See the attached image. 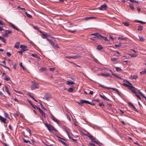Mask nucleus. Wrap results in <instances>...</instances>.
<instances>
[{"label":"nucleus","mask_w":146,"mask_h":146,"mask_svg":"<svg viewBox=\"0 0 146 146\" xmlns=\"http://www.w3.org/2000/svg\"><path fill=\"white\" fill-rule=\"evenodd\" d=\"M45 126L47 127L48 130L50 131L51 129V127H50V126H52L51 125H49L47 123H45Z\"/></svg>","instance_id":"19"},{"label":"nucleus","mask_w":146,"mask_h":146,"mask_svg":"<svg viewBox=\"0 0 146 146\" xmlns=\"http://www.w3.org/2000/svg\"><path fill=\"white\" fill-rule=\"evenodd\" d=\"M30 97L32 99H33L34 101H36V102H37V101L35 99V98H34V97H33V96H31V95H30Z\"/></svg>","instance_id":"56"},{"label":"nucleus","mask_w":146,"mask_h":146,"mask_svg":"<svg viewBox=\"0 0 146 146\" xmlns=\"http://www.w3.org/2000/svg\"><path fill=\"white\" fill-rule=\"evenodd\" d=\"M142 24H145V22H143L142 21H139V20H137L136 21Z\"/></svg>","instance_id":"47"},{"label":"nucleus","mask_w":146,"mask_h":146,"mask_svg":"<svg viewBox=\"0 0 146 146\" xmlns=\"http://www.w3.org/2000/svg\"><path fill=\"white\" fill-rule=\"evenodd\" d=\"M46 70V69L44 68H42L40 69V71L41 72H43Z\"/></svg>","instance_id":"52"},{"label":"nucleus","mask_w":146,"mask_h":146,"mask_svg":"<svg viewBox=\"0 0 146 146\" xmlns=\"http://www.w3.org/2000/svg\"><path fill=\"white\" fill-rule=\"evenodd\" d=\"M9 86L7 85H5V90L6 92L7 93V94H8V95L10 96V95L11 94L9 91Z\"/></svg>","instance_id":"11"},{"label":"nucleus","mask_w":146,"mask_h":146,"mask_svg":"<svg viewBox=\"0 0 146 146\" xmlns=\"http://www.w3.org/2000/svg\"><path fill=\"white\" fill-rule=\"evenodd\" d=\"M66 84L68 85H72L74 84V82L71 81H67L66 82Z\"/></svg>","instance_id":"25"},{"label":"nucleus","mask_w":146,"mask_h":146,"mask_svg":"<svg viewBox=\"0 0 146 146\" xmlns=\"http://www.w3.org/2000/svg\"><path fill=\"white\" fill-rule=\"evenodd\" d=\"M80 56L78 55H76L75 56H67L66 57V58H73V59H76L79 58Z\"/></svg>","instance_id":"7"},{"label":"nucleus","mask_w":146,"mask_h":146,"mask_svg":"<svg viewBox=\"0 0 146 146\" xmlns=\"http://www.w3.org/2000/svg\"><path fill=\"white\" fill-rule=\"evenodd\" d=\"M138 91L139 94L141 96H142L143 98H144L145 99V101H146V97L141 92L139 91Z\"/></svg>","instance_id":"30"},{"label":"nucleus","mask_w":146,"mask_h":146,"mask_svg":"<svg viewBox=\"0 0 146 146\" xmlns=\"http://www.w3.org/2000/svg\"><path fill=\"white\" fill-rule=\"evenodd\" d=\"M49 36L48 34L44 32L43 33V34H42V38L44 39H47V37H49Z\"/></svg>","instance_id":"14"},{"label":"nucleus","mask_w":146,"mask_h":146,"mask_svg":"<svg viewBox=\"0 0 146 146\" xmlns=\"http://www.w3.org/2000/svg\"><path fill=\"white\" fill-rule=\"evenodd\" d=\"M135 96H136V97L138 98L140 100H141V98L140 97V96L137 94H136Z\"/></svg>","instance_id":"64"},{"label":"nucleus","mask_w":146,"mask_h":146,"mask_svg":"<svg viewBox=\"0 0 146 146\" xmlns=\"http://www.w3.org/2000/svg\"><path fill=\"white\" fill-rule=\"evenodd\" d=\"M14 90L15 92H16L19 93V94H21V92L19 91H18V90Z\"/></svg>","instance_id":"57"},{"label":"nucleus","mask_w":146,"mask_h":146,"mask_svg":"<svg viewBox=\"0 0 146 146\" xmlns=\"http://www.w3.org/2000/svg\"><path fill=\"white\" fill-rule=\"evenodd\" d=\"M99 95L104 100H107V101H109L110 100L107 98L104 95H103L102 93L100 94H99Z\"/></svg>","instance_id":"17"},{"label":"nucleus","mask_w":146,"mask_h":146,"mask_svg":"<svg viewBox=\"0 0 146 146\" xmlns=\"http://www.w3.org/2000/svg\"><path fill=\"white\" fill-rule=\"evenodd\" d=\"M128 104L129 106H131L132 107V108L133 107V106H134L133 105V104L132 103H131V102H129L128 103Z\"/></svg>","instance_id":"49"},{"label":"nucleus","mask_w":146,"mask_h":146,"mask_svg":"<svg viewBox=\"0 0 146 146\" xmlns=\"http://www.w3.org/2000/svg\"><path fill=\"white\" fill-rule=\"evenodd\" d=\"M100 40H102V39H104V40L106 41H108V40L107 38V37L106 36H102L101 35H100Z\"/></svg>","instance_id":"20"},{"label":"nucleus","mask_w":146,"mask_h":146,"mask_svg":"<svg viewBox=\"0 0 146 146\" xmlns=\"http://www.w3.org/2000/svg\"><path fill=\"white\" fill-rule=\"evenodd\" d=\"M130 77L132 79H136L138 78L137 76L136 75H131Z\"/></svg>","instance_id":"26"},{"label":"nucleus","mask_w":146,"mask_h":146,"mask_svg":"<svg viewBox=\"0 0 146 146\" xmlns=\"http://www.w3.org/2000/svg\"><path fill=\"white\" fill-rule=\"evenodd\" d=\"M145 73L146 74V69H145L144 71L140 72V74L141 75L144 74Z\"/></svg>","instance_id":"35"},{"label":"nucleus","mask_w":146,"mask_h":146,"mask_svg":"<svg viewBox=\"0 0 146 146\" xmlns=\"http://www.w3.org/2000/svg\"><path fill=\"white\" fill-rule=\"evenodd\" d=\"M91 139V141H93V142H94V143H96V144H98V145H99V144L100 143H98V142L96 141H94V140H95V139H94V138H93L92 137V139Z\"/></svg>","instance_id":"36"},{"label":"nucleus","mask_w":146,"mask_h":146,"mask_svg":"<svg viewBox=\"0 0 146 146\" xmlns=\"http://www.w3.org/2000/svg\"><path fill=\"white\" fill-rule=\"evenodd\" d=\"M62 128L64 131L66 132L67 134H68L70 132V129L68 127L65 126H63Z\"/></svg>","instance_id":"15"},{"label":"nucleus","mask_w":146,"mask_h":146,"mask_svg":"<svg viewBox=\"0 0 146 146\" xmlns=\"http://www.w3.org/2000/svg\"><path fill=\"white\" fill-rule=\"evenodd\" d=\"M8 23H9L10 24V26L13 28L17 30L18 31H19V29L18 28L16 27L13 24H12L10 22H8Z\"/></svg>","instance_id":"8"},{"label":"nucleus","mask_w":146,"mask_h":146,"mask_svg":"<svg viewBox=\"0 0 146 146\" xmlns=\"http://www.w3.org/2000/svg\"><path fill=\"white\" fill-rule=\"evenodd\" d=\"M123 82L124 83L126 82L128 83L129 84L132 85V84L129 81L125 80L124 79L123 80Z\"/></svg>","instance_id":"37"},{"label":"nucleus","mask_w":146,"mask_h":146,"mask_svg":"<svg viewBox=\"0 0 146 146\" xmlns=\"http://www.w3.org/2000/svg\"><path fill=\"white\" fill-rule=\"evenodd\" d=\"M91 35H94V36L92 37L93 38H97L98 39H100V34H98V33H92L91 34ZM91 39L93 40H95L96 39H92L91 38Z\"/></svg>","instance_id":"3"},{"label":"nucleus","mask_w":146,"mask_h":146,"mask_svg":"<svg viewBox=\"0 0 146 146\" xmlns=\"http://www.w3.org/2000/svg\"><path fill=\"white\" fill-rule=\"evenodd\" d=\"M19 42H16L15 44L14 47L16 48H19Z\"/></svg>","instance_id":"28"},{"label":"nucleus","mask_w":146,"mask_h":146,"mask_svg":"<svg viewBox=\"0 0 146 146\" xmlns=\"http://www.w3.org/2000/svg\"><path fill=\"white\" fill-rule=\"evenodd\" d=\"M5 33L3 35V36L4 37H7L8 36L9 34L11 33H12V32L11 30H5Z\"/></svg>","instance_id":"5"},{"label":"nucleus","mask_w":146,"mask_h":146,"mask_svg":"<svg viewBox=\"0 0 146 146\" xmlns=\"http://www.w3.org/2000/svg\"><path fill=\"white\" fill-rule=\"evenodd\" d=\"M3 36H0V40L2 41L3 43L5 44H6V41L5 39L4 38Z\"/></svg>","instance_id":"21"},{"label":"nucleus","mask_w":146,"mask_h":146,"mask_svg":"<svg viewBox=\"0 0 146 146\" xmlns=\"http://www.w3.org/2000/svg\"><path fill=\"white\" fill-rule=\"evenodd\" d=\"M99 106L100 107H102V106L104 107V104L103 103H99Z\"/></svg>","instance_id":"45"},{"label":"nucleus","mask_w":146,"mask_h":146,"mask_svg":"<svg viewBox=\"0 0 146 146\" xmlns=\"http://www.w3.org/2000/svg\"><path fill=\"white\" fill-rule=\"evenodd\" d=\"M52 46L55 49L57 48L58 47V46H57V44L55 45L54 44V46Z\"/></svg>","instance_id":"53"},{"label":"nucleus","mask_w":146,"mask_h":146,"mask_svg":"<svg viewBox=\"0 0 146 146\" xmlns=\"http://www.w3.org/2000/svg\"><path fill=\"white\" fill-rule=\"evenodd\" d=\"M5 79L7 81H9L10 80V78L9 76L6 77Z\"/></svg>","instance_id":"50"},{"label":"nucleus","mask_w":146,"mask_h":146,"mask_svg":"<svg viewBox=\"0 0 146 146\" xmlns=\"http://www.w3.org/2000/svg\"><path fill=\"white\" fill-rule=\"evenodd\" d=\"M36 108L38 110V111L43 116H44V117H45V113L43 112V111L39 107H36Z\"/></svg>","instance_id":"13"},{"label":"nucleus","mask_w":146,"mask_h":146,"mask_svg":"<svg viewBox=\"0 0 146 146\" xmlns=\"http://www.w3.org/2000/svg\"><path fill=\"white\" fill-rule=\"evenodd\" d=\"M99 75L102 76H110V75L108 73H106L104 74L103 73H101L100 74H98Z\"/></svg>","instance_id":"24"},{"label":"nucleus","mask_w":146,"mask_h":146,"mask_svg":"<svg viewBox=\"0 0 146 146\" xmlns=\"http://www.w3.org/2000/svg\"><path fill=\"white\" fill-rule=\"evenodd\" d=\"M71 133H71L70 132L69 133H68V134H67L69 139H72L73 138V137H71V136H70V134Z\"/></svg>","instance_id":"46"},{"label":"nucleus","mask_w":146,"mask_h":146,"mask_svg":"<svg viewBox=\"0 0 146 146\" xmlns=\"http://www.w3.org/2000/svg\"><path fill=\"white\" fill-rule=\"evenodd\" d=\"M44 98L46 100L49 101L51 99V95L48 93H46L45 95Z\"/></svg>","instance_id":"6"},{"label":"nucleus","mask_w":146,"mask_h":146,"mask_svg":"<svg viewBox=\"0 0 146 146\" xmlns=\"http://www.w3.org/2000/svg\"><path fill=\"white\" fill-rule=\"evenodd\" d=\"M27 47L26 46L22 45H21L20 46V48H21V50L23 52L26 51L28 50V49L26 48Z\"/></svg>","instance_id":"16"},{"label":"nucleus","mask_w":146,"mask_h":146,"mask_svg":"<svg viewBox=\"0 0 146 146\" xmlns=\"http://www.w3.org/2000/svg\"><path fill=\"white\" fill-rule=\"evenodd\" d=\"M74 89L73 88H70L68 90V91L69 92H72L73 91Z\"/></svg>","instance_id":"38"},{"label":"nucleus","mask_w":146,"mask_h":146,"mask_svg":"<svg viewBox=\"0 0 146 146\" xmlns=\"http://www.w3.org/2000/svg\"><path fill=\"white\" fill-rule=\"evenodd\" d=\"M115 46L117 47H120L121 46V44L120 43H119L118 44H115Z\"/></svg>","instance_id":"59"},{"label":"nucleus","mask_w":146,"mask_h":146,"mask_svg":"<svg viewBox=\"0 0 146 146\" xmlns=\"http://www.w3.org/2000/svg\"><path fill=\"white\" fill-rule=\"evenodd\" d=\"M46 40L48 41L50 44L52 46L54 45V43L51 40L48 38H47Z\"/></svg>","instance_id":"27"},{"label":"nucleus","mask_w":146,"mask_h":146,"mask_svg":"<svg viewBox=\"0 0 146 146\" xmlns=\"http://www.w3.org/2000/svg\"><path fill=\"white\" fill-rule=\"evenodd\" d=\"M132 108L133 109V110L134 111H135L137 112L138 111L136 109V108L135 107V106H134L133 107H132Z\"/></svg>","instance_id":"61"},{"label":"nucleus","mask_w":146,"mask_h":146,"mask_svg":"<svg viewBox=\"0 0 146 146\" xmlns=\"http://www.w3.org/2000/svg\"><path fill=\"white\" fill-rule=\"evenodd\" d=\"M3 113H4V114L6 118H8L9 119H11L9 117V115L8 113H6L4 111H3Z\"/></svg>","instance_id":"23"},{"label":"nucleus","mask_w":146,"mask_h":146,"mask_svg":"<svg viewBox=\"0 0 146 146\" xmlns=\"http://www.w3.org/2000/svg\"><path fill=\"white\" fill-rule=\"evenodd\" d=\"M78 103L79 104H81L83 103L89 104H90V102L86 100H80V102Z\"/></svg>","instance_id":"10"},{"label":"nucleus","mask_w":146,"mask_h":146,"mask_svg":"<svg viewBox=\"0 0 146 146\" xmlns=\"http://www.w3.org/2000/svg\"><path fill=\"white\" fill-rule=\"evenodd\" d=\"M140 41H143L145 40V39L142 36H138Z\"/></svg>","instance_id":"31"},{"label":"nucleus","mask_w":146,"mask_h":146,"mask_svg":"<svg viewBox=\"0 0 146 146\" xmlns=\"http://www.w3.org/2000/svg\"><path fill=\"white\" fill-rule=\"evenodd\" d=\"M50 117L51 118L54 122H56L58 124L59 123L58 120L52 114L50 115Z\"/></svg>","instance_id":"12"},{"label":"nucleus","mask_w":146,"mask_h":146,"mask_svg":"<svg viewBox=\"0 0 146 146\" xmlns=\"http://www.w3.org/2000/svg\"><path fill=\"white\" fill-rule=\"evenodd\" d=\"M33 28L36 30H38V29H39L38 27L37 26H34L33 27Z\"/></svg>","instance_id":"51"},{"label":"nucleus","mask_w":146,"mask_h":146,"mask_svg":"<svg viewBox=\"0 0 146 146\" xmlns=\"http://www.w3.org/2000/svg\"><path fill=\"white\" fill-rule=\"evenodd\" d=\"M5 23L3 22H2L1 21H0V25H4L5 26Z\"/></svg>","instance_id":"58"},{"label":"nucleus","mask_w":146,"mask_h":146,"mask_svg":"<svg viewBox=\"0 0 146 146\" xmlns=\"http://www.w3.org/2000/svg\"><path fill=\"white\" fill-rule=\"evenodd\" d=\"M112 75L118 79L119 78V76H118L113 73H112Z\"/></svg>","instance_id":"41"},{"label":"nucleus","mask_w":146,"mask_h":146,"mask_svg":"<svg viewBox=\"0 0 146 146\" xmlns=\"http://www.w3.org/2000/svg\"><path fill=\"white\" fill-rule=\"evenodd\" d=\"M117 59V58H113L111 59V60L113 61H114L116 60Z\"/></svg>","instance_id":"60"},{"label":"nucleus","mask_w":146,"mask_h":146,"mask_svg":"<svg viewBox=\"0 0 146 146\" xmlns=\"http://www.w3.org/2000/svg\"><path fill=\"white\" fill-rule=\"evenodd\" d=\"M23 140L24 142L25 143H29V144H31V142H30V141L27 140L25 139L24 138L23 139Z\"/></svg>","instance_id":"33"},{"label":"nucleus","mask_w":146,"mask_h":146,"mask_svg":"<svg viewBox=\"0 0 146 146\" xmlns=\"http://www.w3.org/2000/svg\"><path fill=\"white\" fill-rule=\"evenodd\" d=\"M122 85L123 86H126V87H128V88H129V87H130V86H131V85H130V84L128 85V84H126L125 83H123L122 84Z\"/></svg>","instance_id":"34"},{"label":"nucleus","mask_w":146,"mask_h":146,"mask_svg":"<svg viewBox=\"0 0 146 146\" xmlns=\"http://www.w3.org/2000/svg\"><path fill=\"white\" fill-rule=\"evenodd\" d=\"M33 81H31V82L32 83L31 86V89L32 90H33L36 89L38 88H39V84Z\"/></svg>","instance_id":"2"},{"label":"nucleus","mask_w":146,"mask_h":146,"mask_svg":"<svg viewBox=\"0 0 146 146\" xmlns=\"http://www.w3.org/2000/svg\"><path fill=\"white\" fill-rule=\"evenodd\" d=\"M50 127H51V130H53V131H57V130L55 129V128L52 126H50Z\"/></svg>","instance_id":"40"},{"label":"nucleus","mask_w":146,"mask_h":146,"mask_svg":"<svg viewBox=\"0 0 146 146\" xmlns=\"http://www.w3.org/2000/svg\"><path fill=\"white\" fill-rule=\"evenodd\" d=\"M7 119L0 115V121L4 124L6 123Z\"/></svg>","instance_id":"18"},{"label":"nucleus","mask_w":146,"mask_h":146,"mask_svg":"<svg viewBox=\"0 0 146 146\" xmlns=\"http://www.w3.org/2000/svg\"><path fill=\"white\" fill-rule=\"evenodd\" d=\"M132 84L131 85L129 89L131 90L132 92L134 93H137V90L135 88L132 86Z\"/></svg>","instance_id":"4"},{"label":"nucleus","mask_w":146,"mask_h":146,"mask_svg":"<svg viewBox=\"0 0 146 146\" xmlns=\"http://www.w3.org/2000/svg\"><path fill=\"white\" fill-rule=\"evenodd\" d=\"M76 31H77V30H74L73 31H71L70 30H69L68 31V32H69V33H75V32H76Z\"/></svg>","instance_id":"42"},{"label":"nucleus","mask_w":146,"mask_h":146,"mask_svg":"<svg viewBox=\"0 0 146 146\" xmlns=\"http://www.w3.org/2000/svg\"><path fill=\"white\" fill-rule=\"evenodd\" d=\"M129 7L132 10L134 9V6L132 4H130Z\"/></svg>","instance_id":"43"},{"label":"nucleus","mask_w":146,"mask_h":146,"mask_svg":"<svg viewBox=\"0 0 146 146\" xmlns=\"http://www.w3.org/2000/svg\"><path fill=\"white\" fill-rule=\"evenodd\" d=\"M103 48V47L100 45H98L97 46V49L99 50H101Z\"/></svg>","instance_id":"29"},{"label":"nucleus","mask_w":146,"mask_h":146,"mask_svg":"<svg viewBox=\"0 0 146 146\" xmlns=\"http://www.w3.org/2000/svg\"><path fill=\"white\" fill-rule=\"evenodd\" d=\"M98 84L102 88H104L105 89H111L113 91H115L116 92H117V94L118 95H120V92L118 91V90L117 89L115 88L108 87H107L106 86H104L103 85L100 84L99 83H98Z\"/></svg>","instance_id":"1"},{"label":"nucleus","mask_w":146,"mask_h":146,"mask_svg":"<svg viewBox=\"0 0 146 146\" xmlns=\"http://www.w3.org/2000/svg\"><path fill=\"white\" fill-rule=\"evenodd\" d=\"M23 52L22 51V50H21V51H18V53H19L21 54H22Z\"/></svg>","instance_id":"63"},{"label":"nucleus","mask_w":146,"mask_h":146,"mask_svg":"<svg viewBox=\"0 0 146 146\" xmlns=\"http://www.w3.org/2000/svg\"><path fill=\"white\" fill-rule=\"evenodd\" d=\"M118 38V39L119 40H125V38H121V37H119Z\"/></svg>","instance_id":"55"},{"label":"nucleus","mask_w":146,"mask_h":146,"mask_svg":"<svg viewBox=\"0 0 146 146\" xmlns=\"http://www.w3.org/2000/svg\"><path fill=\"white\" fill-rule=\"evenodd\" d=\"M59 141L60 142H61V143L64 144V145H65L66 146H68V145L65 142H64V141H62V140H60L59 139Z\"/></svg>","instance_id":"32"},{"label":"nucleus","mask_w":146,"mask_h":146,"mask_svg":"<svg viewBox=\"0 0 146 146\" xmlns=\"http://www.w3.org/2000/svg\"><path fill=\"white\" fill-rule=\"evenodd\" d=\"M7 54L9 56H10L11 55V53L8 52H7Z\"/></svg>","instance_id":"62"},{"label":"nucleus","mask_w":146,"mask_h":146,"mask_svg":"<svg viewBox=\"0 0 146 146\" xmlns=\"http://www.w3.org/2000/svg\"><path fill=\"white\" fill-rule=\"evenodd\" d=\"M143 29V27L142 26H139L137 29L138 30L141 31Z\"/></svg>","instance_id":"39"},{"label":"nucleus","mask_w":146,"mask_h":146,"mask_svg":"<svg viewBox=\"0 0 146 146\" xmlns=\"http://www.w3.org/2000/svg\"><path fill=\"white\" fill-rule=\"evenodd\" d=\"M26 15H27V16L29 18H31L32 17V16L29 14H28L27 12L25 13Z\"/></svg>","instance_id":"44"},{"label":"nucleus","mask_w":146,"mask_h":146,"mask_svg":"<svg viewBox=\"0 0 146 146\" xmlns=\"http://www.w3.org/2000/svg\"><path fill=\"white\" fill-rule=\"evenodd\" d=\"M115 69L117 71H119L120 70H122L121 68L119 67H116L115 68Z\"/></svg>","instance_id":"48"},{"label":"nucleus","mask_w":146,"mask_h":146,"mask_svg":"<svg viewBox=\"0 0 146 146\" xmlns=\"http://www.w3.org/2000/svg\"><path fill=\"white\" fill-rule=\"evenodd\" d=\"M107 6L106 4L101 5L99 9L100 10H104L107 8Z\"/></svg>","instance_id":"9"},{"label":"nucleus","mask_w":146,"mask_h":146,"mask_svg":"<svg viewBox=\"0 0 146 146\" xmlns=\"http://www.w3.org/2000/svg\"><path fill=\"white\" fill-rule=\"evenodd\" d=\"M123 23L124 24V25L126 26H128L129 25V24H128V23L126 22H124Z\"/></svg>","instance_id":"54"},{"label":"nucleus","mask_w":146,"mask_h":146,"mask_svg":"<svg viewBox=\"0 0 146 146\" xmlns=\"http://www.w3.org/2000/svg\"><path fill=\"white\" fill-rule=\"evenodd\" d=\"M96 18L95 17H87L85 19V21H87L91 19H96Z\"/></svg>","instance_id":"22"}]
</instances>
